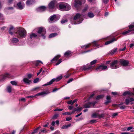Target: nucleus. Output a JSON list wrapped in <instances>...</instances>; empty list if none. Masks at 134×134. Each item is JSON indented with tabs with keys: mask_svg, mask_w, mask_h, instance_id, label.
Returning a JSON list of instances; mask_svg holds the SVG:
<instances>
[{
	"mask_svg": "<svg viewBox=\"0 0 134 134\" xmlns=\"http://www.w3.org/2000/svg\"><path fill=\"white\" fill-rule=\"evenodd\" d=\"M56 17V15H52L50 16L49 18L50 20L51 21H53L54 20V19Z\"/></svg>",
	"mask_w": 134,
	"mask_h": 134,
	"instance_id": "32",
	"label": "nucleus"
},
{
	"mask_svg": "<svg viewBox=\"0 0 134 134\" xmlns=\"http://www.w3.org/2000/svg\"><path fill=\"white\" fill-rule=\"evenodd\" d=\"M91 43H89L87 45H85V49H86L89 48L91 45Z\"/></svg>",
	"mask_w": 134,
	"mask_h": 134,
	"instance_id": "41",
	"label": "nucleus"
},
{
	"mask_svg": "<svg viewBox=\"0 0 134 134\" xmlns=\"http://www.w3.org/2000/svg\"><path fill=\"white\" fill-rule=\"evenodd\" d=\"M17 5L18 6V7L19 9L22 10L23 9V7L21 4V2L18 3Z\"/></svg>",
	"mask_w": 134,
	"mask_h": 134,
	"instance_id": "22",
	"label": "nucleus"
},
{
	"mask_svg": "<svg viewBox=\"0 0 134 134\" xmlns=\"http://www.w3.org/2000/svg\"><path fill=\"white\" fill-rule=\"evenodd\" d=\"M40 88V87H36L32 89V91H36L38 89Z\"/></svg>",
	"mask_w": 134,
	"mask_h": 134,
	"instance_id": "51",
	"label": "nucleus"
},
{
	"mask_svg": "<svg viewBox=\"0 0 134 134\" xmlns=\"http://www.w3.org/2000/svg\"><path fill=\"white\" fill-rule=\"evenodd\" d=\"M111 60H109L107 61H106L105 62V64L106 65L108 66L109 65H110V64L111 63Z\"/></svg>",
	"mask_w": 134,
	"mask_h": 134,
	"instance_id": "47",
	"label": "nucleus"
},
{
	"mask_svg": "<svg viewBox=\"0 0 134 134\" xmlns=\"http://www.w3.org/2000/svg\"><path fill=\"white\" fill-rule=\"evenodd\" d=\"M81 14L79 13H77L74 16L73 20H74V24H79L81 23L82 20H81Z\"/></svg>",
	"mask_w": 134,
	"mask_h": 134,
	"instance_id": "4",
	"label": "nucleus"
},
{
	"mask_svg": "<svg viewBox=\"0 0 134 134\" xmlns=\"http://www.w3.org/2000/svg\"><path fill=\"white\" fill-rule=\"evenodd\" d=\"M72 52L70 51H68L64 54V56L65 57H69L72 55L71 54Z\"/></svg>",
	"mask_w": 134,
	"mask_h": 134,
	"instance_id": "17",
	"label": "nucleus"
},
{
	"mask_svg": "<svg viewBox=\"0 0 134 134\" xmlns=\"http://www.w3.org/2000/svg\"><path fill=\"white\" fill-rule=\"evenodd\" d=\"M23 80L24 82L26 83H29L31 82L30 80H29L27 78H24Z\"/></svg>",
	"mask_w": 134,
	"mask_h": 134,
	"instance_id": "29",
	"label": "nucleus"
},
{
	"mask_svg": "<svg viewBox=\"0 0 134 134\" xmlns=\"http://www.w3.org/2000/svg\"><path fill=\"white\" fill-rule=\"evenodd\" d=\"M12 41L13 43H16L18 42L19 41V40L16 38H13L12 39Z\"/></svg>",
	"mask_w": 134,
	"mask_h": 134,
	"instance_id": "27",
	"label": "nucleus"
},
{
	"mask_svg": "<svg viewBox=\"0 0 134 134\" xmlns=\"http://www.w3.org/2000/svg\"><path fill=\"white\" fill-rule=\"evenodd\" d=\"M109 0H102L103 3L104 4H106L108 3Z\"/></svg>",
	"mask_w": 134,
	"mask_h": 134,
	"instance_id": "50",
	"label": "nucleus"
},
{
	"mask_svg": "<svg viewBox=\"0 0 134 134\" xmlns=\"http://www.w3.org/2000/svg\"><path fill=\"white\" fill-rule=\"evenodd\" d=\"M61 57V55H58L55 56L51 60V62H53L54 61H57L59 58Z\"/></svg>",
	"mask_w": 134,
	"mask_h": 134,
	"instance_id": "19",
	"label": "nucleus"
},
{
	"mask_svg": "<svg viewBox=\"0 0 134 134\" xmlns=\"http://www.w3.org/2000/svg\"><path fill=\"white\" fill-rule=\"evenodd\" d=\"M59 114H55L53 116L52 118L54 119H56L58 117Z\"/></svg>",
	"mask_w": 134,
	"mask_h": 134,
	"instance_id": "48",
	"label": "nucleus"
},
{
	"mask_svg": "<svg viewBox=\"0 0 134 134\" xmlns=\"http://www.w3.org/2000/svg\"><path fill=\"white\" fill-rule=\"evenodd\" d=\"M15 34L18 38H23L25 37L26 32L24 29L20 27L16 30Z\"/></svg>",
	"mask_w": 134,
	"mask_h": 134,
	"instance_id": "1",
	"label": "nucleus"
},
{
	"mask_svg": "<svg viewBox=\"0 0 134 134\" xmlns=\"http://www.w3.org/2000/svg\"><path fill=\"white\" fill-rule=\"evenodd\" d=\"M62 59H59L55 64V65H57L61 63L62 62Z\"/></svg>",
	"mask_w": 134,
	"mask_h": 134,
	"instance_id": "40",
	"label": "nucleus"
},
{
	"mask_svg": "<svg viewBox=\"0 0 134 134\" xmlns=\"http://www.w3.org/2000/svg\"><path fill=\"white\" fill-rule=\"evenodd\" d=\"M7 90L10 93L11 92V88L10 86H9L7 87Z\"/></svg>",
	"mask_w": 134,
	"mask_h": 134,
	"instance_id": "44",
	"label": "nucleus"
},
{
	"mask_svg": "<svg viewBox=\"0 0 134 134\" xmlns=\"http://www.w3.org/2000/svg\"><path fill=\"white\" fill-rule=\"evenodd\" d=\"M47 93L45 91H43L40 93H38L36 94L35 95L36 96H41L42 95H43L44 94H47Z\"/></svg>",
	"mask_w": 134,
	"mask_h": 134,
	"instance_id": "25",
	"label": "nucleus"
},
{
	"mask_svg": "<svg viewBox=\"0 0 134 134\" xmlns=\"http://www.w3.org/2000/svg\"><path fill=\"white\" fill-rule=\"evenodd\" d=\"M125 103L126 105H128L130 102H132L134 101V99L133 98H131L130 99H125Z\"/></svg>",
	"mask_w": 134,
	"mask_h": 134,
	"instance_id": "15",
	"label": "nucleus"
},
{
	"mask_svg": "<svg viewBox=\"0 0 134 134\" xmlns=\"http://www.w3.org/2000/svg\"><path fill=\"white\" fill-rule=\"evenodd\" d=\"M73 80L72 78H71L69 79V80L67 81V83H69L70 82H72Z\"/></svg>",
	"mask_w": 134,
	"mask_h": 134,
	"instance_id": "60",
	"label": "nucleus"
},
{
	"mask_svg": "<svg viewBox=\"0 0 134 134\" xmlns=\"http://www.w3.org/2000/svg\"><path fill=\"white\" fill-rule=\"evenodd\" d=\"M39 79L38 78H37L35 79L33 81L34 83H37L39 81Z\"/></svg>",
	"mask_w": 134,
	"mask_h": 134,
	"instance_id": "46",
	"label": "nucleus"
},
{
	"mask_svg": "<svg viewBox=\"0 0 134 134\" xmlns=\"http://www.w3.org/2000/svg\"><path fill=\"white\" fill-rule=\"evenodd\" d=\"M66 121H69L71 120L72 119V118L71 117H67L66 118Z\"/></svg>",
	"mask_w": 134,
	"mask_h": 134,
	"instance_id": "57",
	"label": "nucleus"
},
{
	"mask_svg": "<svg viewBox=\"0 0 134 134\" xmlns=\"http://www.w3.org/2000/svg\"><path fill=\"white\" fill-rule=\"evenodd\" d=\"M60 88H55L53 90L52 92H55L57 91L58 90H59Z\"/></svg>",
	"mask_w": 134,
	"mask_h": 134,
	"instance_id": "55",
	"label": "nucleus"
},
{
	"mask_svg": "<svg viewBox=\"0 0 134 134\" xmlns=\"http://www.w3.org/2000/svg\"><path fill=\"white\" fill-rule=\"evenodd\" d=\"M92 45V46L94 47H98L99 46V45L98 44V41H94L92 42L91 44Z\"/></svg>",
	"mask_w": 134,
	"mask_h": 134,
	"instance_id": "21",
	"label": "nucleus"
},
{
	"mask_svg": "<svg viewBox=\"0 0 134 134\" xmlns=\"http://www.w3.org/2000/svg\"><path fill=\"white\" fill-rule=\"evenodd\" d=\"M129 27L130 29V30H131V29H132L134 27V25H130L129 26Z\"/></svg>",
	"mask_w": 134,
	"mask_h": 134,
	"instance_id": "53",
	"label": "nucleus"
},
{
	"mask_svg": "<svg viewBox=\"0 0 134 134\" xmlns=\"http://www.w3.org/2000/svg\"><path fill=\"white\" fill-rule=\"evenodd\" d=\"M62 78V76H60L57 77L56 79H52L49 82H47L46 83L43 85V86H46L51 85L53 83V82L55 81H58L60 80Z\"/></svg>",
	"mask_w": 134,
	"mask_h": 134,
	"instance_id": "7",
	"label": "nucleus"
},
{
	"mask_svg": "<svg viewBox=\"0 0 134 134\" xmlns=\"http://www.w3.org/2000/svg\"><path fill=\"white\" fill-rule=\"evenodd\" d=\"M70 75V74H67L64 76V77H65V78H67L69 77Z\"/></svg>",
	"mask_w": 134,
	"mask_h": 134,
	"instance_id": "58",
	"label": "nucleus"
},
{
	"mask_svg": "<svg viewBox=\"0 0 134 134\" xmlns=\"http://www.w3.org/2000/svg\"><path fill=\"white\" fill-rule=\"evenodd\" d=\"M72 114L71 112H65V113H62V115H70Z\"/></svg>",
	"mask_w": 134,
	"mask_h": 134,
	"instance_id": "43",
	"label": "nucleus"
},
{
	"mask_svg": "<svg viewBox=\"0 0 134 134\" xmlns=\"http://www.w3.org/2000/svg\"><path fill=\"white\" fill-rule=\"evenodd\" d=\"M76 111H77V108H75L73 109L72 111V112H71L72 113V114L74 113Z\"/></svg>",
	"mask_w": 134,
	"mask_h": 134,
	"instance_id": "52",
	"label": "nucleus"
},
{
	"mask_svg": "<svg viewBox=\"0 0 134 134\" xmlns=\"http://www.w3.org/2000/svg\"><path fill=\"white\" fill-rule=\"evenodd\" d=\"M32 0H28L26 1V4L27 5H30L32 4Z\"/></svg>",
	"mask_w": 134,
	"mask_h": 134,
	"instance_id": "30",
	"label": "nucleus"
},
{
	"mask_svg": "<svg viewBox=\"0 0 134 134\" xmlns=\"http://www.w3.org/2000/svg\"><path fill=\"white\" fill-rule=\"evenodd\" d=\"M63 110V109H58V108H56L54 110V111H62Z\"/></svg>",
	"mask_w": 134,
	"mask_h": 134,
	"instance_id": "59",
	"label": "nucleus"
},
{
	"mask_svg": "<svg viewBox=\"0 0 134 134\" xmlns=\"http://www.w3.org/2000/svg\"><path fill=\"white\" fill-rule=\"evenodd\" d=\"M57 5L58 8L62 11H68L71 8L70 6L65 3L60 2L57 4Z\"/></svg>",
	"mask_w": 134,
	"mask_h": 134,
	"instance_id": "2",
	"label": "nucleus"
},
{
	"mask_svg": "<svg viewBox=\"0 0 134 134\" xmlns=\"http://www.w3.org/2000/svg\"><path fill=\"white\" fill-rule=\"evenodd\" d=\"M75 2L74 6L75 7L77 8L79 6L85 3V0H75Z\"/></svg>",
	"mask_w": 134,
	"mask_h": 134,
	"instance_id": "8",
	"label": "nucleus"
},
{
	"mask_svg": "<svg viewBox=\"0 0 134 134\" xmlns=\"http://www.w3.org/2000/svg\"><path fill=\"white\" fill-rule=\"evenodd\" d=\"M96 103L95 102H88L87 103H85L83 105V106L84 108H89L91 107V105L93 107L95 105Z\"/></svg>",
	"mask_w": 134,
	"mask_h": 134,
	"instance_id": "9",
	"label": "nucleus"
},
{
	"mask_svg": "<svg viewBox=\"0 0 134 134\" xmlns=\"http://www.w3.org/2000/svg\"><path fill=\"white\" fill-rule=\"evenodd\" d=\"M71 125V124H68L67 125H65L63 126H62V129H67L69 127H70Z\"/></svg>",
	"mask_w": 134,
	"mask_h": 134,
	"instance_id": "38",
	"label": "nucleus"
},
{
	"mask_svg": "<svg viewBox=\"0 0 134 134\" xmlns=\"http://www.w3.org/2000/svg\"><path fill=\"white\" fill-rule=\"evenodd\" d=\"M55 2L54 1H51L48 4V8L50 9H53L55 7Z\"/></svg>",
	"mask_w": 134,
	"mask_h": 134,
	"instance_id": "13",
	"label": "nucleus"
},
{
	"mask_svg": "<svg viewBox=\"0 0 134 134\" xmlns=\"http://www.w3.org/2000/svg\"><path fill=\"white\" fill-rule=\"evenodd\" d=\"M68 20L67 19H62L61 20V23L62 24H64V23H65L67 22H68Z\"/></svg>",
	"mask_w": 134,
	"mask_h": 134,
	"instance_id": "37",
	"label": "nucleus"
},
{
	"mask_svg": "<svg viewBox=\"0 0 134 134\" xmlns=\"http://www.w3.org/2000/svg\"><path fill=\"white\" fill-rule=\"evenodd\" d=\"M131 94V92H129V91H125L124 92L123 94V95L124 96H126L127 95H130V94Z\"/></svg>",
	"mask_w": 134,
	"mask_h": 134,
	"instance_id": "39",
	"label": "nucleus"
},
{
	"mask_svg": "<svg viewBox=\"0 0 134 134\" xmlns=\"http://www.w3.org/2000/svg\"><path fill=\"white\" fill-rule=\"evenodd\" d=\"M98 118L99 119H101L103 118L105 114H99L98 113Z\"/></svg>",
	"mask_w": 134,
	"mask_h": 134,
	"instance_id": "35",
	"label": "nucleus"
},
{
	"mask_svg": "<svg viewBox=\"0 0 134 134\" xmlns=\"http://www.w3.org/2000/svg\"><path fill=\"white\" fill-rule=\"evenodd\" d=\"M88 8V7L87 5L86 4L84 8L82 10V11L83 12H85L87 11Z\"/></svg>",
	"mask_w": 134,
	"mask_h": 134,
	"instance_id": "28",
	"label": "nucleus"
},
{
	"mask_svg": "<svg viewBox=\"0 0 134 134\" xmlns=\"http://www.w3.org/2000/svg\"><path fill=\"white\" fill-rule=\"evenodd\" d=\"M106 99L107 100L104 103L105 105H107L111 102V97L110 96H107Z\"/></svg>",
	"mask_w": 134,
	"mask_h": 134,
	"instance_id": "14",
	"label": "nucleus"
},
{
	"mask_svg": "<svg viewBox=\"0 0 134 134\" xmlns=\"http://www.w3.org/2000/svg\"><path fill=\"white\" fill-rule=\"evenodd\" d=\"M74 108V107L72 106H69V107H68V109H69L70 110H71Z\"/></svg>",
	"mask_w": 134,
	"mask_h": 134,
	"instance_id": "61",
	"label": "nucleus"
},
{
	"mask_svg": "<svg viewBox=\"0 0 134 134\" xmlns=\"http://www.w3.org/2000/svg\"><path fill=\"white\" fill-rule=\"evenodd\" d=\"M32 76V75L31 74H29L27 75V77L28 78L30 79Z\"/></svg>",
	"mask_w": 134,
	"mask_h": 134,
	"instance_id": "64",
	"label": "nucleus"
},
{
	"mask_svg": "<svg viewBox=\"0 0 134 134\" xmlns=\"http://www.w3.org/2000/svg\"><path fill=\"white\" fill-rule=\"evenodd\" d=\"M117 50V48H114L113 50L111 51L110 53L112 54L114 53Z\"/></svg>",
	"mask_w": 134,
	"mask_h": 134,
	"instance_id": "36",
	"label": "nucleus"
},
{
	"mask_svg": "<svg viewBox=\"0 0 134 134\" xmlns=\"http://www.w3.org/2000/svg\"><path fill=\"white\" fill-rule=\"evenodd\" d=\"M108 40H110L108 41H107L105 42V45H107L112 43L114 41H116L117 40V39L115 38L114 37L111 38L110 37H108Z\"/></svg>",
	"mask_w": 134,
	"mask_h": 134,
	"instance_id": "11",
	"label": "nucleus"
},
{
	"mask_svg": "<svg viewBox=\"0 0 134 134\" xmlns=\"http://www.w3.org/2000/svg\"><path fill=\"white\" fill-rule=\"evenodd\" d=\"M13 29L14 27L13 26H11L9 30V33L11 35H13Z\"/></svg>",
	"mask_w": 134,
	"mask_h": 134,
	"instance_id": "24",
	"label": "nucleus"
},
{
	"mask_svg": "<svg viewBox=\"0 0 134 134\" xmlns=\"http://www.w3.org/2000/svg\"><path fill=\"white\" fill-rule=\"evenodd\" d=\"M58 35V34L57 33L55 32L54 33H52L51 34L48 36V38H52L54 37H55V36H57Z\"/></svg>",
	"mask_w": 134,
	"mask_h": 134,
	"instance_id": "23",
	"label": "nucleus"
},
{
	"mask_svg": "<svg viewBox=\"0 0 134 134\" xmlns=\"http://www.w3.org/2000/svg\"><path fill=\"white\" fill-rule=\"evenodd\" d=\"M107 67L103 64H101L97 67L95 70L98 71H100L102 70H104L107 69Z\"/></svg>",
	"mask_w": 134,
	"mask_h": 134,
	"instance_id": "10",
	"label": "nucleus"
},
{
	"mask_svg": "<svg viewBox=\"0 0 134 134\" xmlns=\"http://www.w3.org/2000/svg\"><path fill=\"white\" fill-rule=\"evenodd\" d=\"M120 62L121 65L124 66H128L129 63V62L128 60L123 59H120Z\"/></svg>",
	"mask_w": 134,
	"mask_h": 134,
	"instance_id": "12",
	"label": "nucleus"
},
{
	"mask_svg": "<svg viewBox=\"0 0 134 134\" xmlns=\"http://www.w3.org/2000/svg\"><path fill=\"white\" fill-rule=\"evenodd\" d=\"M39 36H37L36 34L33 33H32L30 35V37L31 39L35 38L36 37H37V38H39Z\"/></svg>",
	"mask_w": 134,
	"mask_h": 134,
	"instance_id": "18",
	"label": "nucleus"
},
{
	"mask_svg": "<svg viewBox=\"0 0 134 134\" xmlns=\"http://www.w3.org/2000/svg\"><path fill=\"white\" fill-rule=\"evenodd\" d=\"M6 77L10 78V74L8 73H6L4 74L2 76V80H4Z\"/></svg>",
	"mask_w": 134,
	"mask_h": 134,
	"instance_id": "20",
	"label": "nucleus"
},
{
	"mask_svg": "<svg viewBox=\"0 0 134 134\" xmlns=\"http://www.w3.org/2000/svg\"><path fill=\"white\" fill-rule=\"evenodd\" d=\"M88 15L90 18H93L94 16V15L93 13L91 12H89L88 13Z\"/></svg>",
	"mask_w": 134,
	"mask_h": 134,
	"instance_id": "33",
	"label": "nucleus"
},
{
	"mask_svg": "<svg viewBox=\"0 0 134 134\" xmlns=\"http://www.w3.org/2000/svg\"><path fill=\"white\" fill-rule=\"evenodd\" d=\"M120 65L119 64V62L117 60H115L112 61L110 64V68L111 69H116L119 67Z\"/></svg>",
	"mask_w": 134,
	"mask_h": 134,
	"instance_id": "5",
	"label": "nucleus"
},
{
	"mask_svg": "<svg viewBox=\"0 0 134 134\" xmlns=\"http://www.w3.org/2000/svg\"><path fill=\"white\" fill-rule=\"evenodd\" d=\"M104 97V94H101L98 95L96 98V100H99L103 98Z\"/></svg>",
	"mask_w": 134,
	"mask_h": 134,
	"instance_id": "26",
	"label": "nucleus"
},
{
	"mask_svg": "<svg viewBox=\"0 0 134 134\" xmlns=\"http://www.w3.org/2000/svg\"><path fill=\"white\" fill-rule=\"evenodd\" d=\"M13 9V7H10L5 8L4 10L5 12H6L8 10Z\"/></svg>",
	"mask_w": 134,
	"mask_h": 134,
	"instance_id": "45",
	"label": "nucleus"
},
{
	"mask_svg": "<svg viewBox=\"0 0 134 134\" xmlns=\"http://www.w3.org/2000/svg\"><path fill=\"white\" fill-rule=\"evenodd\" d=\"M96 122V120H92L90 121V122L92 124L95 123Z\"/></svg>",
	"mask_w": 134,
	"mask_h": 134,
	"instance_id": "56",
	"label": "nucleus"
},
{
	"mask_svg": "<svg viewBox=\"0 0 134 134\" xmlns=\"http://www.w3.org/2000/svg\"><path fill=\"white\" fill-rule=\"evenodd\" d=\"M36 96L35 95V96H28L26 97L27 98H33Z\"/></svg>",
	"mask_w": 134,
	"mask_h": 134,
	"instance_id": "54",
	"label": "nucleus"
},
{
	"mask_svg": "<svg viewBox=\"0 0 134 134\" xmlns=\"http://www.w3.org/2000/svg\"><path fill=\"white\" fill-rule=\"evenodd\" d=\"M133 128L132 126H130V127H128L127 129V131H129L130 130L133 129Z\"/></svg>",
	"mask_w": 134,
	"mask_h": 134,
	"instance_id": "62",
	"label": "nucleus"
},
{
	"mask_svg": "<svg viewBox=\"0 0 134 134\" xmlns=\"http://www.w3.org/2000/svg\"><path fill=\"white\" fill-rule=\"evenodd\" d=\"M35 30H37V32L38 34L41 35L40 37L42 36L43 39L45 38L46 36L45 35L46 33V30L44 27H37Z\"/></svg>",
	"mask_w": 134,
	"mask_h": 134,
	"instance_id": "3",
	"label": "nucleus"
},
{
	"mask_svg": "<svg viewBox=\"0 0 134 134\" xmlns=\"http://www.w3.org/2000/svg\"><path fill=\"white\" fill-rule=\"evenodd\" d=\"M39 63H41L42 64H43V63L41 61L39 60H37L35 64V66H38L39 65Z\"/></svg>",
	"mask_w": 134,
	"mask_h": 134,
	"instance_id": "34",
	"label": "nucleus"
},
{
	"mask_svg": "<svg viewBox=\"0 0 134 134\" xmlns=\"http://www.w3.org/2000/svg\"><path fill=\"white\" fill-rule=\"evenodd\" d=\"M77 111H80L82 109V107L80 108L77 107Z\"/></svg>",
	"mask_w": 134,
	"mask_h": 134,
	"instance_id": "63",
	"label": "nucleus"
},
{
	"mask_svg": "<svg viewBox=\"0 0 134 134\" xmlns=\"http://www.w3.org/2000/svg\"><path fill=\"white\" fill-rule=\"evenodd\" d=\"M41 128L40 126H39L36 128V129L34 130V132L36 133L37 132L39 129Z\"/></svg>",
	"mask_w": 134,
	"mask_h": 134,
	"instance_id": "49",
	"label": "nucleus"
},
{
	"mask_svg": "<svg viewBox=\"0 0 134 134\" xmlns=\"http://www.w3.org/2000/svg\"><path fill=\"white\" fill-rule=\"evenodd\" d=\"M98 113H93L92 115L91 116L93 118H97V116H98Z\"/></svg>",
	"mask_w": 134,
	"mask_h": 134,
	"instance_id": "31",
	"label": "nucleus"
},
{
	"mask_svg": "<svg viewBox=\"0 0 134 134\" xmlns=\"http://www.w3.org/2000/svg\"><path fill=\"white\" fill-rule=\"evenodd\" d=\"M10 83L12 85H13L16 86L17 84V83L14 81H11Z\"/></svg>",
	"mask_w": 134,
	"mask_h": 134,
	"instance_id": "42",
	"label": "nucleus"
},
{
	"mask_svg": "<svg viewBox=\"0 0 134 134\" xmlns=\"http://www.w3.org/2000/svg\"><path fill=\"white\" fill-rule=\"evenodd\" d=\"M46 9V7L44 6H41L39 7L37 9L38 10L39 12H43Z\"/></svg>",
	"mask_w": 134,
	"mask_h": 134,
	"instance_id": "16",
	"label": "nucleus"
},
{
	"mask_svg": "<svg viewBox=\"0 0 134 134\" xmlns=\"http://www.w3.org/2000/svg\"><path fill=\"white\" fill-rule=\"evenodd\" d=\"M97 62L96 60H94L92 61L90 63V65L88 66H83L82 67V70L84 71L88 70H90V69L92 68V66L91 65H93L95 64Z\"/></svg>",
	"mask_w": 134,
	"mask_h": 134,
	"instance_id": "6",
	"label": "nucleus"
}]
</instances>
